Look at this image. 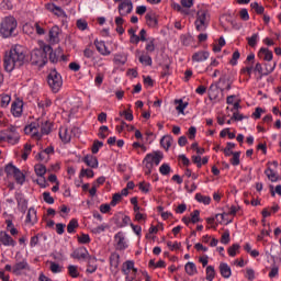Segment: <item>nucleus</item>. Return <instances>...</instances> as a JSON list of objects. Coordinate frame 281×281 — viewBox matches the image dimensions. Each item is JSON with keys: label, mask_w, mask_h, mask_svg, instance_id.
<instances>
[{"label": "nucleus", "mask_w": 281, "mask_h": 281, "mask_svg": "<svg viewBox=\"0 0 281 281\" xmlns=\"http://www.w3.org/2000/svg\"><path fill=\"white\" fill-rule=\"evenodd\" d=\"M24 133L25 135H30L32 139H41V137H43V133H41V121H35L26 125Z\"/></svg>", "instance_id": "obj_9"}, {"label": "nucleus", "mask_w": 281, "mask_h": 281, "mask_svg": "<svg viewBox=\"0 0 281 281\" xmlns=\"http://www.w3.org/2000/svg\"><path fill=\"white\" fill-rule=\"evenodd\" d=\"M205 279L207 281H214V278H216V270L214 269V266H207L205 269Z\"/></svg>", "instance_id": "obj_37"}, {"label": "nucleus", "mask_w": 281, "mask_h": 281, "mask_svg": "<svg viewBox=\"0 0 281 281\" xmlns=\"http://www.w3.org/2000/svg\"><path fill=\"white\" fill-rule=\"evenodd\" d=\"M190 218H191V223H192L193 225H196V223H200V221H201V211L194 210V211L190 214Z\"/></svg>", "instance_id": "obj_49"}, {"label": "nucleus", "mask_w": 281, "mask_h": 281, "mask_svg": "<svg viewBox=\"0 0 281 281\" xmlns=\"http://www.w3.org/2000/svg\"><path fill=\"white\" fill-rule=\"evenodd\" d=\"M23 32L24 34H27L29 36H34V32H35V23H26L23 25Z\"/></svg>", "instance_id": "obj_45"}, {"label": "nucleus", "mask_w": 281, "mask_h": 281, "mask_svg": "<svg viewBox=\"0 0 281 281\" xmlns=\"http://www.w3.org/2000/svg\"><path fill=\"white\" fill-rule=\"evenodd\" d=\"M114 243L116 244V249L119 251H126L128 239H126V234H124V232H119L114 235Z\"/></svg>", "instance_id": "obj_12"}, {"label": "nucleus", "mask_w": 281, "mask_h": 281, "mask_svg": "<svg viewBox=\"0 0 281 281\" xmlns=\"http://www.w3.org/2000/svg\"><path fill=\"white\" fill-rule=\"evenodd\" d=\"M133 12V1L124 0L119 4V13L121 16H127Z\"/></svg>", "instance_id": "obj_15"}, {"label": "nucleus", "mask_w": 281, "mask_h": 281, "mask_svg": "<svg viewBox=\"0 0 281 281\" xmlns=\"http://www.w3.org/2000/svg\"><path fill=\"white\" fill-rule=\"evenodd\" d=\"M119 115L124 117L127 122H133L134 120L133 110L131 109L119 112Z\"/></svg>", "instance_id": "obj_43"}, {"label": "nucleus", "mask_w": 281, "mask_h": 281, "mask_svg": "<svg viewBox=\"0 0 281 281\" xmlns=\"http://www.w3.org/2000/svg\"><path fill=\"white\" fill-rule=\"evenodd\" d=\"M172 137L170 135H165L162 136V138L160 139V146L165 149V150H170V146H172Z\"/></svg>", "instance_id": "obj_32"}, {"label": "nucleus", "mask_w": 281, "mask_h": 281, "mask_svg": "<svg viewBox=\"0 0 281 281\" xmlns=\"http://www.w3.org/2000/svg\"><path fill=\"white\" fill-rule=\"evenodd\" d=\"M169 251H179L181 249V243L179 241H166Z\"/></svg>", "instance_id": "obj_44"}, {"label": "nucleus", "mask_w": 281, "mask_h": 281, "mask_svg": "<svg viewBox=\"0 0 281 281\" xmlns=\"http://www.w3.org/2000/svg\"><path fill=\"white\" fill-rule=\"evenodd\" d=\"M16 27H19V22L15 16H4L0 22V35L2 38H10L14 36Z\"/></svg>", "instance_id": "obj_2"}, {"label": "nucleus", "mask_w": 281, "mask_h": 281, "mask_svg": "<svg viewBox=\"0 0 281 281\" xmlns=\"http://www.w3.org/2000/svg\"><path fill=\"white\" fill-rule=\"evenodd\" d=\"M159 172L160 175H162L164 177H168V175H170V172H172V168H170L169 164L164 162L160 167H159Z\"/></svg>", "instance_id": "obj_48"}, {"label": "nucleus", "mask_w": 281, "mask_h": 281, "mask_svg": "<svg viewBox=\"0 0 281 281\" xmlns=\"http://www.w3.org/2000/svg\"><path fill=\"white\" fill-rule=\"evenodd\" d=\"M161 159H164V154L161 151H153L145 156L143 159L144 172L148 177L153 175V169L155 166H159L161 164Z\"/></svg>", "instance_id": "obj_3"}, {"label": "nucleus", "mask_w": 281, "mask_h": 281, "mask_svg": "<svg viewBox=\"0 0 281 281\" xmlns=\"http://www.w3.org/2000/svg\"><path fill=\"white\" fill-rule=\"evenodd\" d=\"M45 8L46 10H48V12H52L53 14H55V16H58L59 19L67 18V13L65 12V10H63V8L56 5L55 3H47Z\"/></svg>", "instance_id": "obj_16"}, {"label": "nucleus", "mask_w": 281, "mask_h": 281, "mask_svg": "<svg viewBox=\"0 0 281 281\" xmlns=\"http://www.w3.org/2000/svg\"><path fill=\"white\" fill-rule=\"evenodd\" d=\"M68 274L70 278H78V276H80V271H78V266H68Z\"/></svg>", "instance_id": "obj_53"}, {"label": "nucleus", "mask_w": 281, "mask_h": 281, "mask_svg": "<svg viewBox=\"0 0 281 281\" xmlns=\"http://www.w3.org/2000/svg\"><path fill=\"white\" fill-rule=\"evenodd\" d=\"M85 177H87L88 179H93V177H95L93 169L81 168L79 179H85Z\"/></svg>", "instance_id": "obj_36"}, {"label": "nucleus", "mask_w": 281, "mask_h": 281, "mask_svg": "<svg viewBox=\"0 0 281 281\" xmlns=\"http://www.w3.org/2000/svg\"><path fill=\"white\" fill-rule=\"evenodd\" d=\"M245 278H247L249 281L256 280V271L254 268H246Z\"/></svg>", "instance_id": "obj_58"}, {"label": "nucleus", "mask_w": 281, "mask_h": 281, "mask_svg": "<svg viewBox=\"0 0 281 281\" xmlns=\"http://www.w3.org/2000/svg\"><path fill=\"white\" fill-rule=\"evenodd\" d=\"M11 113L14 117H21L23 115V101H14L11 105Z\"/></svg>", "instance_id": "obj_20"}, {"label": "nucleus", "mask_w": 281, "mask_h": 281, "mask_svg": "<svg viewBox=\"0 0 281 281\" xmlns=\"http://www.w3.org/2000/svg\"><path fill=\"white\" fill-rule=\"evenodd\" d=\"M122 273L125 276V281H134L135 278H137V268H135V261H125L122 266Z\"/></svg>", "instance_id": "obj_7"}, {"label": "nucleus", "mask_w": 281, "mask_h": 281, "mask_svg": "<svg viewBox=\"0 0 281 281\" xmlns=\"http://www.w3.org/2000/svg\"><path fill=\"white\" fill-rule=\"evenodd\" d=\"M78 243H80V245H89V243H91V237L89 234H81L78 237Z\"/></svg>", "instance_id": "obj_59"}, {"label": "nucleus", "mask_w": 281, "mask_h": 281, "mask_svg": "<svg viewBox=\"0 0 281 281\" xmlns=\"http://www.w3.org/2000/svg\"><path fill=\"white\" fill-rule=\"evenodd\" d=\"M36 221H38L36 217V209L34 207L29 209L25 223H27L29 225H34Z\"/></svg>", "instance_id": "obj_30"}, {"label": "nucleus", "mask_w": 281, "mask_h": 281, "mask_svg": "<svg viewBox=\"0 0 281 281\" xmlns=\"http://www.w3.org/2000/svg\"><path fill=\"white\" fill-rule=\"evenodd\" d=\"M4 170L9 177H14V175H15L16 170H19V168H16L14 165H7Z\"/></svg>", "instance_id": "obj_63"}, {"label": "nucleus", "mask_w": 281, "mask_h": 281, "mask_svg": "<svg viewBox=\"0 0 281 281\" xmlns=\"http://www.w3.org/2000/svg\"><path fill=\"white\" fill-rule=\"evenodd\" d=\"M40 127L42 135H49L52 133V123L48 121H45L44 123L40 121Z\"/></svg>", "instance_id": "obj_34"}, {"label": "nucleus", "mask_w": 281, "mask_h": 281, "mask_svg": "<svg viewBox=\"0 0 281 281\" xmlns=\"http://www.w3.org/2000/svg\"><path fill=\"white\" fill-rule=\"evenodd\" d=\"M47 52L50 53L52 60V46L46 45L44 48H36L31 53V63L37 67H45L47 65Z\"/></svg>", "instance_id": "obj_4"}, {"label": "nucleus", "mask_w": 281, "mask_h": 281, "mask_svg": "<svg viewBox=\"0 0 281 281\" xmlns=\"http://www.w3.org/2000/svg\"><path fill=\"white\" fill-rule=\"evenodd\" d=\"M75 260H93L95 261V257L89 254V250L86 247L77 248L70 255Z\"/></svg>", "instance_id": "obj_10"}, {"label": "nucleus", "mask_w": 281, "mask_h": 281, "mask_svg": "<svg viewBox=\"0 0 281 281\" xmlns=\"http://www.w3.org/2000/svg\"><path fill=\"white\" fill-rule=\"evenodd\" d=\"M138 190L143 194H149L150 190H153V184H150V182L142 181L138 183Z\"/></svg>", "instance_id": "obj_33"}, {"label": "nucleus", "mask_w": 281, "mask_h": 281, "mask_svg": "<svg viewBox=\"0 0 281 281\" xmlns=\"http://www.w3.org/2000/svg\"><path fill=\"white\" fill-rule=\"evenodd\" d=\"M258 56L267 63H271L273 60V52L269 50V48H260Z\"/></svg>", "instance_id": "obj_26"}, {"label": "nucleus", "mask_w": 281, "mask_h": 281, "mask_svg": "<svg viewBox=\"0 0 281 281\" xmlns=\"http://www.w3.org/2000/svg\"><path fill=\"white\" fill-rule=\"evenodd\" d=\"M76 228H78V220L72 218V220L69 221V223L67 225L68 234H75L76 233Z\"/></svg>", "instance_id": "obj_46"}, {"label": "nucleus", "mask_w": 281, "mask_h": 281, "mask_svg": "<svg viewBox=\"0 0 281 281\" xmlns=\"http://www.w3.org/2000/svg\"><path fill=\"white\" fill-rule=\"evenodd\" d=\"M52 273H63V266L59 263H56L54 261H50V267H49Z\"/></svg>", "instance_id": "obj_57"}, {"label": "nucleus", "mask_w": 281, "mask_h": 281, "mask_svg": "<svg viewBox=\"0 0 281 281\" xmlns=\"http://www.w3.org/2000/svg\"><path fill=\"white\" fill-rule=\"evenodd\" d=\"M132 147L134 150H136L137 155H140L142 151H139V148L140 150H143V153H146V145L139 143V142H134L132 144Z\"/></svg>", "instance_id": "obj_56"}, {"label": "nucleus", "mask_w": 281, "mask_h": 281, "mask_svg": "<svg viewBox=\"0 0 281 281\" xmlns=\"http://www.w3.org/2000/svg\"><path fill=\"white\" fill-rule=\"evenodd\" d=\"M247 41L250 47H256V45H258V41H260V35L258 33H254L250 37H247Z\"/></svg>", "instance_id": "obj_47"}, {"label": "nucleus", "mask_w": 281, "mask_h": 281, "mask_svg": "<svg viewBox=\"0 0 281 281\" xmlns=\"http://www.w3.org/2000/svg\"><path fill=\"white\" fill-rule=\"evenodd\" d=\"M30 271V263H27V259H22L21 261H16L13 266L14 276H23V273Z\"/></svg>", "instance_id": "obj_14"}, {"label": "nucleus", "mask_w": 281, "mask_h": 281, "mask_svg": "<svg viewBox=\"0 0 281 281\" xmlns=\"http://www.w3.org/2000/svg\"><path fill=\"white\" fill-rule=\"evenodd\" d=\"M0 142H7L14 146L21 142V133H19V127L10 126L7 130L0 132Z\"/></svg>", "instance_id": "obj_5"}, {"label": "nucleus", "mask_w": 281, "mask_h": 281, "mask_svg": "<svg viewBox=\"0 0 281 281\" xmlns=\"http://www.w3.org/2000/svg\"><path fill=\"white\" fill-rule=\"evenodd\" d=\"M232 166H240V151H235L231 159Z\"/></svg>", "instance_id": "obj_61"}, {"label": "nucleus", "mask_w": 281, "mask_h": 281, "mask_svg": "<svg viewBox=\"0 0 281 281\" xmlns=\"http://www.w3.org/2000/svg\"><path fill=\"white\" fill-rule=\"evenodd\" d=\"M10 102H12V97H10L9 94H2L1 95V106L5 108L10 104Z\"/></svg>", "instance_id": "obj_64"}, {"label": "nucleus", "mask_w": 281, "mask_h": 281, "mask_svg": "<svg viewBox=\"0 0 281 281\" xmlns=\"http://www.w3.org/2000/svg\"><path fill=\"white\" fill-rule=\"evenodd\" d=\"M34 170L37 177H45V175H47V168L45 165L37 164L34 166Z\"/></svg>", "instance_id": "obj_39"}, {"label": "nucleus", "mask_w": 281, "mask_h": 281, "mask_svg": "<svg viewBox=\"0 0 281 281\" xmlns=\"http://www.w3.org/2000/svg\"><path fill=\"white\" fill-rule=\"evenodd\" d=\"M109 226L106 225V224H101V225H99V226H95V227H92L91 228V233L92 234H103V232H106V228H108Z\"/></svg>", "instance_id": "obj_55"}, {"label": "nucleus", "mask_w": 281, "mask_h": 281, "mask_svg": "<svg viewBox=\"0 0 281 281\" xmlns=\"http://www.w3.org/2000/svg\"><path fill=\"white\" fill-rule=\"evenodd\" d=\"M195 201H198V203H203V205H210V203H212V198H210L209 195L196 193Z\"/></svg>", "instance_id": "obj_35"}, {"label": "nucleus", "mask_w": 281, "mask_h": 281, "mask_svg": "<svg viewBox=\"0 0 281 281\" xmlns=\"http://www.w3.org/2000/svg\"><path fill=\"white\" fill-rule=\"evenodd\" d=\"M228 256H231V258H235V256H238V254H240V245L239 244H234L228 248Z\"/></svg>", "instance_id": "obj_41"}, {"label": "nucleus", "mask_w": 281, "mask_h": 281, "mask_svg": "<svg viewBox=\"0 0 281 281\" xmlns=\"http://www.w3.org/2000/svg\"><path fill=\"white\" fill-rule=\"evenodd\" d=\"M139 63L143 64L145 67H150L153 65V58L149 57L148 54H143L138 58Z\"/></svg>", "instance_id": "obj_40"}, {"label": "nucleus", "mask_w": 281, "mask_h": 281, "mask_svg": "<svg viewBox=\"0 0 281 281\" xmlns=\"http://www.w3.org/2000/svg\"><path fill=\"white\" fill-rule=\"evenodd\" d=\"M176 106V111L178 112V115H186V109H188V102L177 99L173 102Z\"/></svg>", "instance_id": "obj_23"}, {"label": "nucleus", "mask_w": 281, "mask_h": 281, "mask_svg": "<svg viewBox=\"0 0 281 281\" xmlns=\"http://www.w3.org/2000/svg\"><path fill=\"white\" fill-rule=\"evenodd\" d=\"M94 46L97 52L101 54V56H111V49H109V46H106V43L104 41H94Z\"/></svg>", "instance_id": "obj_18"}, {"label": "nucleus", "mask_w": 281, "mask_h": 281, "mask_svg": "<svg viewBox=\"0 0 281 281\" xmlns=\"http://www.w3.org/2000/svg\"><path fill=\"white\" fill-rule=\"evenodd\" d=\"M184 271L187 276H196L199 273V270L196 269V263L192 261H188L184 265Z\"/></svg>", "instance_id": "obj_28"}, {"label": "nucleus", "mask_w": 281, "mask_h": 281, "mask_svg": "<svg viewBox=\"0 0 281 281\" xmlns=\"http://www.w3.org/2000/svg\"><path fill=\"white\" fill-rule=\"evenodd\" d=\"M66 105L68 113H70L71 115H76V113L82 106V99L78 97L70 98L67 100Z\"/></svg>", "instance_id": "obj_11"}, {"label": "nucleus", "mask_w": 281, "mask_h": 281, "mask_svg": "<svg viewBox=\"0 0 281 281\" xmlns=\"http://www.w3.org/2000/svg\"><path fill=\"white\" fill-rule=\"evenodd\" d=\"M115 122H121L120 119H115ZM127 131L128 133L135 131V126L127 124L126 122L122 121L120 125H116V133H124Z\"/></svg>", "instance_id": "obj_24"}, {"label": "nucleus", "mask_w": 281, "mask_h": 281, "mask_svg": "<svg viewBox=\"0 0 281 281\" xmlns=\"http://www.w3.org/2000/svg\"><path fill=\"white\" fill-rule=\"evenodd\" d=\"M16 183H20V186H23V183H25V175H23V172H21V170H16L15 173L13 175Z\"/></svg>", "instance_id": "obj_52"}, {"label": "nucleus", "mask_w": 281, "mask_h": 281, "mask_svg": "<svg viewBox=\"0 0 281 281\" xmlns=\"http://www.w3.org/2000/svg\"><path fill=\"white\" fill-rule=\"evenodd\" d=\"M209 98H210V100H216V98H218V88H216V86H214V85L210 86Z\"/></svg>", "instance_id": "obj_51"}, {"label": "nucleus", "mask_w": 281, "mask_h": 281, "mask_svg": "<svg viewBox=\"0 0 281 281\" xmlns=\"http://www.w3.org/2000/svg\"><path fill=\"white\" fill-rule=\"evenodd\" d=\"M25 63V47L14 45L9 52L5 53L3 65L5 71H14L19 67H23Z\"/></svg>", "instance_id": "obj_1"}, {"label": "nucleus", "mask_w": 281, "mask_h": 281, "mask_svg": "<svg viewBox=\"0 0 281 281\" xmlns=\"http://www.w3.org/2000/svg\"><path fill=\"white\" fill-rule=\"evenodd\" d=\"M265 175L268 177L269 181H271L272 183H276L280 180V176L278 175V171L271 168L266 169Z\"/></svg>", "instance_id": "obj_31"}, {"label": "nucleus", "mask_w": 281, "mask_h": 281, "mask_svg": "<svg viewBox=\"0 0 281 281\" xmlns=\"http://www.w3.org/2000/svg\"><path fill=\"white\" fill-rule=\"evenodd\" d=\"M60 36H63V30L58 25H55L48 32V42L50 45H58L60 43Z\"/></svg>", "instance_id": "obj_13"}, {"label": "nucleus", "mask_w": 281, "mask_h": 281, "mask_svg": "<svg viewBox=\"0 0 281 281\" xmlns=\"http://www.w3.org/2000/svg\"><path fill=\"white\" fill-rule=\"evenodd\" d=\"M59 137L64 144H69V142H71V131L67 127H61L59 130Z\"/></svg>", "instance_id": "obj_29"}, {"label": "nucleus", "mask_w": 281, "mask_h": 281, "mask_svg": "<svg viewBox=\"0 0 281 281\" xmlns=\"http://www.w3.org/2000/svg\"><path fill=\"white\" fill-rule=\"evenodd\" d=\"M145 49H146L147 54H153V52H155V49H156L155 38L151 37L146 42Z\"/></svg>", "instance_id": "obj_50"}, {"label": "nucleus", "mask_w": 281, "mask_h": 281, "mask_svg": "<svg viewBox=\"0 0 281 281\" xmlns=\"http://www.w3.org/2000/svg\"><path fill=\"white\" fill-rule=\"evenodd\" d=\"M194 25L198 32H205L210 25V13L205 10L198 11Z\"/></svg>", "instance_id": "obj_6"}, {"label": "nucleus", "mask_w": 281, "mask_h": 281, "mask_svg": "<svg viewBox=\"0 0 281 281\" xmlns=\"http://www.w3.org/2000/svg\"><path fill=\"white\" fill-rule=\"evenodd\" d=\"M48 85L54 93H58V91H60V88L63 87V77L58 71L50 70L48 75Z\"/></svg>", "instance_id": "obj_8"}, {"label": "nucleus", "mask_w": 281, "mask_h": 281, "mask_svg": "<svg viewBox=\"0 0 281 281\" xmlns=\"http://www.w3.org/2000/svg\"><path fill=\"white\" fill-rule=\"evenodd\" d=\"M268 276L270 280L278 278V276H280V268H278V266H272Z\"/></svg>", "instance_id": "obj_62"}, {"label": "nucleus", "mask_w": 281, "mask_h": 281, "mask_svg": "<svg viewBox=\"0 0 281 281\" xmlns=\"http://www.w3.org/2000/svg\"><path fill=\"white\" fill-rule=\"evenodd\" d=\"M83 164H86V166H88V168H98L100 166V162L98 161V157L93 156V155H86L82 158Z\"/></svg>", "instance_id": "obj_21"}, {"label": "nucleus", "mask_w": 281, "mask_h": 281, "mask_svg": "<svg viewBox=\"0 0 281 281\" xmlns=\"http://www.w3.org/2000/svg\"><path fill=\"white\" fill-rule=\"evenodd\" d=\"M120 267V254L112 252L110 256V269L112 271H117Z\"/></svg>", "instance_id": "obj_25"}, {"label": "nucleus", "mask_w": 281, "mask_h": 281, "mask_svg": "<svg viewBox=\"0 0 281 281\" xmlns=\"http://www.w3.org/2000/svg\"><path fill=\"white\" fill-rule=\"evenodd\" d=\"M220 273L222 278H225L227 280L232 278V268L225 262L220 263Z\"/></svg>", "instance_id": "obj_27"}, {"label": "nucleus", "mask_w": 281, "mask_h": 281, "mask_svg": "<svg viewBox=\"0 0 281 281\" xmlns=\"http://www.w3.org/2000/svg\"><path fill=\"white\" fill-rule=\"evenodd\" d=\"M145 19L149 27H157V18L155 16L154 13H147Z\"/></svg>", "instance_id": "obj_38"}, {"label": "nucleus", "mask_w": 281, "mask_h": 281, "mask_svg": "<svg viewBox=\"0 0 281 281\" xmlns=\"http://www.w3.org/2000/svg\"><path fill=\"white\" fill-rule=\"evenodd\" d=\"M128 61V54L126 53H116L113 58L114 65L116 67H124V64Z\"/></svg>", "instance_id": "obj_22"}, {"label": "nucleus", "mask_w": 281, "mask_h": 281, "mask_svg": "<svg viewBox=\"0 0 281 281\" xmlns=\"http://www.w3.org/2000/svg\"><path fill=\"white\" fill-rule=\"evenodd\" d=\"M210 58V52L207 50H199L192 55V63H205Z\"/></svg>", "instance_id": "obj_19"}, {"label": "nucleus", "mask_w": 281, "mask_h": 281, "mask_svg": "<svg viewBox=\"0 0 281 281\" xmlns=\"http://www.w3.org/2000/svg\"><path fill=\"white\" fill-rule=\"evenodd\" d=\"M250 8L255 10L257 14H263L265 13V7L258 4V2L250 3Z\"/></svg>", "instance_id": "obj_60"}, {"label": "nucleus", "mask_w": 281, "mask_h": 281, "mask_svg": "<svg viewBox=\"0 0 281 281\" xmlns=\"http://www.w3.org/2000/svg\"><path fill=\"white\" fill-rule=\"evenodd\" d=\"M98 258H95V260H91V259H88V268H87V273H95V271H98Z\"/></svg>", "instance_id": "obj_42"}, {"label": "nucleus", "mask_w": 281, "mask_h": 281, "mask_svg": "<svg viewBox=\"0 0 281 281\" xmlns=\"http://www.w3.org/2000/svg\"><path fill=\"white\" fill-rule=\"evenodd\" d=\"M85 58H88L89 60H95V50L91 49L89 47L85 48L83 50Z\"/></svg>", "instance_id": "obj_54"}, {"label": "nucleus", "mask_w": 281, "mask_h": 281, "mask_svg": "<svg viewBox=\"0 0 281 281\" xmlns=\"http://www.w3.org/2000/svg\"><path fill=\"white\" fill-rule=\"evenodd\" d=\"M0 243L4 247H16V241L7 232H0Z\"/></svg>", "instance_id": "obj_17"}]
</instances>
